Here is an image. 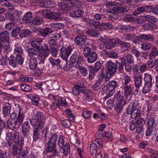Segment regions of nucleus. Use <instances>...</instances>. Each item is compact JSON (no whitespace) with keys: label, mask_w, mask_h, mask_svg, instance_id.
<instances>
[{"label":"nucleus","mask_w":158,"mask_h":158,"mask_svg":"<svg viewBox=\"0 0 158 158\" xmlns=\"http://www.w3.org/2000/svg\"><path fill=\"white\" fill-rule=\"evenodd\" d=\"M45 118L44 114L41 112L37 113L29 120L33 127V140L36 141L40 139V130L44 127Z\"/></svg>","instance_id":"obj_1"},{"label":"nucleus","mask_w":158,"mask_h":158,"mask_svg":"<svg viewBox=\"0 0 158 158\" xmlns=\"http://www.w3.org/2000/svg\"><path fill=\"white\" fill-rule=\"evenodd\" d=\"M58 139V135L56 134H52L47 144L45 153L50 158L58 156V152L56 148V144Z\"/></svg>","instance_id":"obj_2"},{"label":"nucleus","mask_w":158,"mask_h":158,"mask_svg":"<svg viewBox=\"0 0 158 158\" xmlns=\"http://www.w3.org/2000/svg\"><path fill=\"white\" fill-rule=\"evenodd\" d=\"M105 67V71H106V75H109L110 77L113 76L117 72L118 65L116 63L111 60L106 62Z\"/></svg>","instance_id":"obj_3"},{"label":"nucleus","mask_w":158,"mask_h":158,"mask_svg":"<svg viewBox=\"0 0 158 158\" xmlns=\"http://www.w3.org/2000/svg\"><path fill=\"white\" fill-rule=\"evenodd\" d=\"M10 118L18 124V126L22 124L25 117L24 114L22 110L19 109L18 113L13 112L10 116Z\"/></svg>","instance_id":"obj_4"},{"label":"nucleus","mask_w":158,"mask_h":158,"mask_svg":"<svg viewBox=\"0 0 158 158\" xmlns=\"http://www.w3.org/2000/svg\"><path fill=\"white\" fill-rule=\"evenodd\" d=\"M144 83L142 92L144 94L148 92L151 89L152 85V77L148 73H145L144 78Z\"/></svg>","instance_id":"obj_5"},{"label":"nucleus","mask_w":158,"mask_h":158,"mask_svg":"<svg viewBox=\"0 0 158 158\" xmlns=\"http://www.w3.org/2000/svg\"><path fill=\"white\" fill-rule=\"evenodd\" d=\"M115 97L118 99L116 100L117 101L114 106V109L117 112H120L126 105V101L124 99L123 96H119L118 97V96L116 95Z\"/></svg>","instance_id":"obj_6"},{"label":"nucleus","mask_w":158,"mask_h":158,"mask_svg":"<svg viewBox=\"0 0 158 158\" xmlns=\"http://www.w3.org/2000/svg\"><path fill=\"white\" fill-rule=\"evenodd\" d=\"M123 38L125 40H152L153 39L152 36L149 35L142 34L135 37L130 33L124 34Z\"/></svg>","instance_id":"obj_7"},{"label":"nucleus","mask_w":158,"mask_h":158,"mask_svg":"<svg viewBox=\"0 0 158 158\" xmlns=\"http://www.w3.org/2000/svg\"><path fill=\"white\" fill-rule=\"evenodd\" d=\"M84 85H75L72 89L73 94L75 96L80 95L81 93L85 94H88L90 92L89 89H85Z\"/></svg>","instance_id":"obj_8"},{"label":"nucleus","mask_w":158,"mask_h":158,"mask_svg":"<svg viewBox=\"0 0 158 158\" xmlns=\"http://www.w3.org/2000/svg\"><path fill=\"white\" fill-rule=\"evenodd\" d=\"M72 48L70 46L67 48L64 47L61 48L60 50V56L64 60L68 62V58L72 50Z\"/></svg>","instance_id":"obj_9"},{"label":"nucleus","mask_w":158,"mask_h":158,"mask_svg":"<svg viewBox=\"0 0 158 158\" xmlns=\"http://www.w3.org/2000/svg\"><path fill=\"white\" fill-rule=\"evenodd\" d=\"M118 84V83L117 81H112L106 86L103 87L102 90L105 93H106L107 92H110L114 93L115 89L117 87Z\"/></svg>","instance_id":"obj_10"},{"label":"nucleus","mask_w":158,"mask_h":158,"mask_svg":"<svg viewBox=\"0 0 158 158\" xmlns=\"http://www.w3.org/2000/svg\"><path fill=\"white\" fill-rule=\"evenodd\" d=\"M50 51L47 46H45L43 48H42L40 52L38 54V57L40 59V63L44 64L45 60L48 54L50 53Z\"/></svg>","instance_id":"obj_11"},{"label":"nucleus","mask_w":158,"mask_h":158,"mask_svg":"<svg viewBox=\"0 0 158 158\" xmlns=\"http://www.w3.org/2000/svg\"><path fill=\"white\" fill-rule=\"evenodd\" d=\"M130 111L129 109H127V113L128 114H131V118L136 119L137 117H140L141 115L140 110L138 108L131 109Z\"/></svg>","instance_id":"obj_12"},{"label":"nucleus","mask_w":158,"mask_h":158,"mask_svg":"<svg viewBox=\"0 0 158 158\" xmlns=\"http://www.w3.org/2000/svg\"><path fill=\"white\" fill-rule=\"evenodd\" d=\"M42 13L44 17L52 19H57L60 15L59 13L48 12L46 10H43Z\"/></svg>","instance_id":"obj_13"},{"label":"nucleus","mask_w":158,"mask_h":158,"mask_svg":"<svg viewBox=\"0 0 158 158\" xmlns=\"http://www.w3.org/2000/svg\"><path fill=\"white\" fill-rule=\"evenodd\" d=\"M94 26L95 29L102 30L111 28L112 27L113 25L111 23H96Z\"/></svg>","instance_id":"obj_14"},{"label":"nucleus","mask_w":158,"mask_h":158,"mask_svg":"<svg viewBox=\"0 0 158 158\" xmlns=\"http://www.w3.org/2000/svg\"><path fill=\"white\" fill-rule=\"evenodd\" d=\"M124 94L127 99L129 100L131 98L133 88L131 86L125 85L123 87Z\"/></svg>","instance_id":"obj_15"},{"label":"nucleus","mask_w":158,"mask_h":158,"mask_svg":"<svg viewBox=\"0 0 158 158\" xmlns=\"http://www.w3.org/2000/svg\"><path fill=\"white\" fill-rule=\"evenodd\" d=\"M29 67L32 70H36V71H40L41 70L39 68H37V61L36 57H31L30 58V61L29 63Z\"/></svg>","instance_id":"obj_16"},{"label":"nucleus","mask_w":158,"mask_h":158,"mask_svg":"<svg viewBox=\"0 0 158 158\" xmlns=\"http://www.w3.org/2000/svg\"><path fill=\"white\" fill-rule=\"evenodd\" d=\"M23 141H21L20 142L19 144L17 146L13 145V148L12 154L15 156L16 155H20L22 151L23 146Z\"/></svg>","instance_id":"obj_17"},{"label":"nucleus","mask_w":158,"mask_h":158,"mask_svg":"<svg viewBox=\"0 0 158 158\" xmlns=\"http://www.w3.org/2000/svg\"><path fill=\"white\" fill-rule=\"evenodd\" d=\"M29 125L28 121H25L22 125V131L24 137H28L29 131Z\"/></svg>","instance_id":"obj_18"},{"label":"nucleus","mask_w":158,"mask_h":158,"mask_svg":"<svg viewBox=\"0 0 158 158\" xmlns=\"http://www.w3.org/2000/svg\"><path fill=\"white\" fill-rule=\"evenodd\" d=\"M42 7L52 8L56 6L55 4L51 0H44L42 1L40 4Z\"/></svg>","instance_id":"obj_19"},{"label":"nucleus","mask_w":158,"mask_h":158,"mask_svg":"<svg viewBox=\"0 0 158 158\" xmlns=\"http://www.w3.org/2000/svg\"><path fill=\"white\" fill-rule=\"evenodd\" d=\"M17 126H18V124L13 121L11 118L8 119L6 125L7 128L14 131L17 128Z\"/></svg>","instance_id":"obj_20"},{"label":"nucleus","mask_w":158,"mask_h":158,"mask_svg":"<svg viewBox=\"0 0 158 158\" xmlns=\"http://www.w3.org/2000/svg\"><path fill=\"white\" fill-rule=\"evenodd\" d=\"M19 133L18 132L15 131L14 133V137L13 139V141L15 143V145H18L19 144L20 142L21 141H22L23 144L24 139L23 137H21L19 139Z\"/></svg>","instance_id":"obj_21"},{"label":"nucleus","mask_w":158,"mask_h":158,"mask_svg":"<svg viewBox=\"0 0 158 158\" xmlns=\"http://www.w3.org/2000/svg\"><path fill=\"white\" fill-rule=\"evenodd\" d=\"M146 124L147 127H149V128L154 129L155 128V127L157 125L155 118L153 117H151L148 118Z\"/></svg>","instance_id":"obj_22"},{"label":"nucleus","mask_w":158,"mask_h":158,"mask_svg":"<svg viewBox=\"0 0 158 158\" xmlns=\"http://www.w3.org/2000/svg\"><path fill=\"white\" fill-rule=\"evenodd\" d=\"M10 104L9 102L7 103L6 105L2 108L3 114L5 116H8L10 114Z\"/></svg>","instance_id":"obj_23"},{"label":"nucleus","mask_w":158,"mask_h":158,"mask_svg":"<svg viewBox=\"0 0 158 158\" xmlns=\"http://www.w3.org/2000/svg\"><path fill=\"white\" fill-rule=\"evenodd\" d=\"M88 57V61L90 63L94 62L97 60V54L94 52H91Z\"/></svg>","instance_id":"obj_24"},{"label":"nucleus","mask_w":158,"mask_h":158,"mask_svg":"<svg viewBox=\"0 0 158 158\" xmlns=\"http://www.w3.org/2000/svg\"><path fill=\"white\" fill-rule=\"evenodd\" d=\"M88 67L89 72V78L90 80L94 77L95 75L94 73L97 72L92 65L88 66Z\"/></svg>","instance_id":"obj_25"},{"label":"nucleus","mask_w":158,"mask_h":158,"mask_svg":"<svg viewBox=\"0 0 158 158\" xmlns=\"http://www.w3.org/2000/svg\"><path fill=\"white\" fill-rule=\"evenodd\" d=\"M58 107L59 108L61 109V106L67 107L68 104L66 102L65 98H60L57 100Z\"/></svg>","instance_id":"obj_26"},{"label":"nucleus","mask_w":158,"mask_h":158,"mask_svg":"<svg viewBox=\"0 0 158 158\" xmlns=\"http://www.w3.org/2000/svg\"><path fill=\"white\" fill-rule=\"evenodd\" d=\"M143 28L147 30H153L156 28V26L153 23H146L143 25Z\"/></svg>","instance_id":"obj_27"},{"label":"nucleus","mask_w":158,"mask_h":158,"mask_svg":"<svg viewBox=\"0 0 158 158\" xmlns=\"http://www.w3.org/2000/svg\"><path fill=\"white\" fill-rule=\"evenodd\" d=\"M27 52L28 53L30 57V58H31V57H35V56H38V54L40 52L38 50H35L33 48H30L27 49Z\"/></svg>","instance_id":"obj_28"},{"label":"nucleus","mask_w":158,"mask_h":158,"mask_svg":"<svg viewBox=\"0 0 158 158\" xmlns=\"http://www.w3.org/2000/svg\"><path fill=\"white\" fill-rule=\"evenodd\" d=\"M98 148L97 147L96 144L92 142L90 145V150L91 154L92 156H94L96 155Z\"/></svg>","instance_id":"obj_29"},{"label":"nucleus","mask_w":158,"mask_h":158,"mask_svg":"<svg viewBox=\"0 0 158 158\" xmlns=\"http://www.w3.org/2000/svg\"><path fill=\"white\" fill-rule=\"evenodd\" d=\"M77 56L76 54L72 55L70 59L69 65L71 67H74L73 64L77 63Z\"/></svg>","instance_id":"obj_30"},{"label":"nucleus","mask_w":158,"mask_h":158,"mask_svg":"<svg viewBox=\"0 0 158 158\" xmlns=\"http://www.w3.org/2000/svg\"><path fill=\"white\" fill-rule=\"evenodd\" d=\"M43 40L37 41L36 40H33L31 42V46L35 49L39 50L40 49V43Z\"/></svg>","instance_id":"obj_31"},{"label":"nucleus","mask_w":158,"mask_h":158,"mask_svg":"<svg viewBox=\"0 0 158 158\" xmlns=\"http://www.w3.org/2000/svg\"><path fill=\"white\" fill-rule=\"evenodd\" d=\"M59 7L62 10H69L71 9V7L67 4L62 2L58 4Z\"/></svg>","instance_id":"obj_32"},{"label":"nucleus","mask_w":158,"mask_h":158,"mask_svg":"<svg viewBox=\"0 0 158 158\" xmlns=\"http://www.w3.org/2000/svg\"><path fill=\"white\" fill-rule=\"evenodd\" d=\"M8 61L10 65L14 68L17 64L15 57L12 55L11 56L8 58Z\"/></svg>","instance_id":"obj_33"},{"label":"nucleus","mask_w":158,"mask_h":158,"mask_svg":"<svg viewBox=\"0 0 158 158\" xmlns=\"http://www.w3.org/2000/svg\"><path fill=\"white\" fill-rule=\"evenodd\" d=\"M43 22V19L40 17H37L35 18L31 21L32 24L35 25H39Z\"/></svg>","instance_id":"obj_34"},{"label":"nucleus","mask_w":158,"mask_h":158,"mask_svg":"<svg viewBox=\"0 0 158 158\" xmlns=\"http://www.w3.org/2000/svg\"><path fill=\"white\" fill-rule=\"evenodd\" d=\"M142 77L140 76L138 77H135L134 81H135V85L136 87H139L142 83Z\"/></svg>","instance_id":"obj_35"},{"label":"nucleus","mask_w":158,"mask_h":158,"mask_svg":"<svg viewBox=\"0 0 158 158\" xmlns=\"http://www.w3.org/2000/svg\"><path fill=\"white\" fill-rule=\"evenodd\" d=\"M63 153L65 156H67L69 154L70 152V146L69 143H65L63 146Z\"/></svg>","instance_id":"obj_36"},{"label":"nucleus","mask_w":158,"mask_h":158,"mask_svg":"<svg viewBox=\"0 0 158 158\" xmlns=\"http://www.w3.org/2000/svg\"><path fill=\"white\" fill-rule=\"evenodd\" d=\"M139 102L138 100H134L128 106L127 109H129V111H131V109L136 108V107L138 105Z\"/></svg>","instance_id":"obj_37"},{"label":"nucleus","mask_w":158,"mask_h":158,"mask_svg":"<svg viewBox=\"0 0 158 158\" xmlns=\"http://www.w3.org/2000/svg\"><path fill=\"white\" fill-rule=\"evenodd\" d=\"M83 14V11L81 10H78L75 12L71 13L70 14V15L73 17H77L81 16Z\"/></svg>","instance_id":"obj_38"},{"label":"nucleus","mask_w":158,"mask_h":158,"mask_svg":"<svg viewBox=\"0 0 158 158\" xmlns=\"http://www.w3.org/2000/svg\"><path fill=\"white\" fill-rule=\"evenodd\" d=\"M51 25L53 28L55 29L56 30H59L62 29L64 27V25L61 23H52Z\"/></svg>","instance_id":"obj_39"},{"label":"nucleus","mask_w":158,"mask_h":158,"mask_svg":"<svg viewBox=\"0 0 158 158\" xmlns=\"http://www.w3.org/2000/svg\"><path fill=\"white\" fill-rule=\"evenodd\" d=\"M20 88L22 90L27 92H29L32 89V88L31 86L25 84L21 85H20Z\"/></svg>","instance_id":"obj_40"},{"label":"nucleus","mask_w":158,"mask_h":158,"mask_svg":"<svg viewBox=\"0 0 158 158\" xmlns=\"http://www.w3.org/2000/svg\"><path fill=\"white\" fill-rule=\"evenodd\" d=\"M31 34V32L29 30H23L19 34V36L22 38L26 37L29 36Z\"/></svg>","instance_id":"obj_41"},{"label":"nucleus","mask_w":158,"mask_h":158,"mask_svg":"<svg viewBox=\"0 0 158 158\" xmlns=\"http://www.w3.org/2000/svg\"><path fill=\"white\" fill-rule=\"evenodd\" d=\"M15 58L17 64L21 65L23 64L24 59L20 54H17Z\"/></svg>","instance_id":"obj_42"},{"label":"nucleus","mask_w":158,"mask_h":158,"mask_svg":"<svg viewBox=\"0 0 158 158\" xmlns=\"http://www.w3.org/2000/svg\"><path fill=\"white\" fill-rule=\"evenodd\" d=\"M22 29V27H16L13 30L11 35L13 37H15L18 35L20 32V30Z\"/></svg>","instance_id":"obj_43"},{"label":"nucleus","mask_w":158,"mask_h":158,"mask_svg":"<svg viewBox=\"0 0 158 158\" xmlns=\"http://www.w3.org/2000/svg\"><path fill=\"white\" fill-rule=\"evenodd\" d=\"M119 45H121V47L123 48H125L127 50L130 49L131 46L129 43L127 42H123V41H121L118 42Z\"/></svg>","instance_id":"obj_44"},{"label":"nucleus","mask_w":158,"mask_h":158,"mask_svg":"<svg viewBox=\"0 0 158 158\" xmlns=\"http://www.w3.org/2000/svg\"><path fill=\"white\" fill-rule=\"evenodd\" d=\"M3 43H4L5 45L4 46V49L6 53H7L8 52L11 51V48L10 47V42L9 40H7L5 41L3 40Z\"/></svg>","instance_id":"obj_45"},{"label":"nucleus","mask_w":158,"mask_h":158,"mask_svg":"<svg viewBox=\"0 0 158 158\" xmlns=\"http://www.w3.org/2000/svg\"><path fill=\"white\" fill-rule=\"evenodd\" d=\"M113 9L114 10L117 12H120L123 13L127 12L128 10L127 8L118 6L114 7Z\"/></svg>","instance_id":"obj_46"},{"label":"nucleus","mask_w":158,"mask_h":158,"mask_svg":"<svg viewBox=\"0 0 158 158\" xmlns=\"http://www.w3.org/2000/svg\"><path fill=\"white\" fill-rule=\"evenodd\" d=\"M61 123L63 126L65 128H69L71 125V123L69 120L65 119L63 120H61Z\"/></svg>","instance_id":"obj_47"},{"label":"nucleus","mask_w":158,"mask_h":158,"mask_svg":"<svg viewBox=\"0 0 158 158\" xmlns=\"http://www.w3.org/2000/svg\"><path fill=\"white\" fill-rule=\"evenodd\" d=\"M92 143L96 144L98 148H102L103 147V142L101 139H97L94 142Z\"/></svg>","instance_id":"obj_48"},{"label":"nucleus","mask_w":158,"mask_h":158,"mask_svg":"<svg viewBox=\"0 0 158 158\" xmlns=\"http://www.w3.org/2000/svg\"><path fill=\"white\" fill-rule=\"evenodd\" d=\"M69 1L71 4L74 6L79 7L81 6V2L78 0H68Z\"/></svg>","instance_id":"obj_49"},{"label":"nucleus","mask_w":158,"mask_h":158,"mask_svg":"<svg viewBox=\"0 0 158 158\" xmlns=\"http://www.w3.org/2000/svg\"><path fill=\"white\" fill-rule=\"evenodd\" d=\"M64 137L62 136H60L58 138V146L60 148H62L64 145Z\"/></svg>","instance_id":"obj_50"},{"label":"nucleus","mask_w":158,"mask_h":158,"mask_svg":"<svg viewBox=\"0 0 158 158\" xmlns=\"http://www.w3.org/2000/svg\"><path fill=\"white\" fill-rule=\"evenodd\" d=\"M145 19L150 22H154L156 21V19L154 17L150 15H146L144 16Z\"/></svg>","instance_id":"obj_51"},{"label":"nucleus","mask_w":158,"mask_h":158,"mask_svg":"<svg viewBox=\"0 0 158 158\" xmlns=\"http://www.w3.org/2000/svg\"><path fill=\"white\" fill-rule=\"evenodd\" d=\"M136 121L138 126L143 127V125L145 124V120L142 118L140 117Z\"/></svg>","instance_id":"obj_52"},{"label":"nucleus","mask_w":158,"mask_h":158,"mask_svg":"<svg viewBox=\"0 0 158 158\" xmlns=\"http://www.w3.org/2000/svg\"><path fill=\"white\" fill-rule=\"evenodd\" d=\"M0 38L4 40H8L9 39V34L7 31H4L1 33Z\"/></svg>","instance_id":"obj_53"},{"label":"nucleus","mask_w":158,"mask_h":158,"mask_svg":"<svg viewBox=\"0 0 158 158\" xmlns=\"http://www.w3.org/2000/svg\"><path fill=\"white\" fill-rule=\"evenodd\" d=\"M32 16V12H28L26 13L23 17V20L25 21H28L30 20Z\"/></svg>","instance_id":"obj_54"},{"label":"nucleus","mask_w":158,"mask_h":158,"mask_svg":"<svg viewBox=\"0 0 158 158\" xmlns=\"http://www.w3.org/2000/svg\"><path fill=\"white\" fill-rule=\"evenodd\" d=\"M141 48L144 50L149 49L152 46L151 44L149 43H144L141 44Z\"/></svg>","instance_id":"obj_55"},{"label":"nucleus","mask_w":158,"mask_h":158,"mask_svg":"<svg viewBox=\"0 0 158 158\" xmlns=\"http://www.w3.org/2000/svg\"><path fill=\"white\" fill-rule=\"evenodd\" d=\"M138 126L136 121L132 120L131 122L130 128L131 131H133Z\"/></svg>","instance_id":"obj_56"},{"label":"nucleus","mask_w":158,"mask_h":158,"mask_svg":"<svg viewBox=\"0 0 158 158\" xmlns=\"http://www.w3.org/2000/svg\"><path fill=\"white\" fill-rule=\"evenodd\" d=\"M52 32L53 30L51 28L47 27L44 30L42 36H46Z\"/></svg>","instance_id":"obj_57"},{"label":"nucleus","mask_w":158,"mask_h":158,"mask_svg":"<svg viewBox=\"0 0 158 158\" xmlns=\"http://www.w3.org/2000/svg\"><path fill=\"white\" fill-rule=\"evenodd\" d=\"M134 18H133L131 15H126L124 18V21L127 22H131L133 21Z\"/></svg>","instance_id":"obj_58"},{"label":"nucleus","mask_w":158,"mask_h":158,"mask_svg":"<svg viewBox=\"0 0 158 158\" xmlns=\"http://www.w3.org/2000/svg\"><path fill=\"white\" fill-rule=\"evenodd\" d=\"M79 69L80 72L84 76H86L88 74L87 69L82 66H79Z\"/></svg>","instance_id":"obj_59"},{"label":"nucleus","mask_w":158,"mask_h":158,"mask_svg":"<svg viewBox=\"0 0 158 158\" xmlns=\"http://www.w3.org/2000/svg\"><path fill=\"white\" fill-rule=\"evenodd\" d=\"M5 16L6 19L13 22L15 19V17L11 13H6L5 14Z\"/></svg>","instance_id":"obj_60"},{"label":"nucleus","mask_w":158,"mask_h":158,"mask_svg":"<svg viewBox=\"0 0 158 158\" xmlns=\"http://www.w3.org/2000/svg\"><path fill=\"white\" fill-rule=\"evenodd\" d=\"M132 53L137 57L139 56L140 52L135 48L133 47L131 49Z\"/></svg>","instance_id":"obj_61"},{"label":"nucleus","mask_w":158,"mask_h":158,"mask_svg":"<svg viewBox=\"0 0 158 158\" xmlns=\"http://www.w3.org/2000/svg\"><path fill=\"white\" fill-rule=\"evenodd\" d=\"M49 61L52 64L57 65L60 63V61L58 59H54L52 58L49 59Z\"/></svg>","instance_id":"obj_62"},{"label":"nucleus","mask_w":158,"mask_h":158,"mask_svg":"<svg viewBox=\"0 0 158 158\" xmlns=\"http://www.w3.org/2000/svg\"><path fill=\"white\" fill-rule=\"evenodd\" d=\"M154 105L152 104H148V109L147 112L148 114H150L154 110Z\"/></svg>","instance_id":"obj_63"},{"label":"nucleus","mask_w":158,"mask_h":158,"mask_svg":"<svg viewBox=\"0 0 158 158\" xmlns=\"http://www.w3.org/2000/svg\"><path fill=\"white\" fill-rule=\"evenodd\" d=\"M126 59L127 60V63L132 64L134 62L133 57L131 55H128L126 57Z\"/></svg>","instance_id":"obj_64"}]
</instances>
